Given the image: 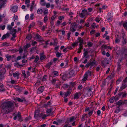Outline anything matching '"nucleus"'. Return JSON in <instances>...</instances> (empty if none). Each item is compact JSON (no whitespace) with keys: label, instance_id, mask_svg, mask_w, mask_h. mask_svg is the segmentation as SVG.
<instances>
[{"label":"nucleus","instance_id":"nucleus-1","mask_svg":"<svg viewBox=\"0 0 127 127\" xmlns=\"http://www.w3.org/2000/svg\"><path fill=\"white\" fill-rule=\"evenodd\" d=\"M14 104L10 101L5 102L2 104L3 110L5 113H8L12 110Z\"/></svg>","mask_w":127,"mask_h":127},{"label":"nucleus","instance_id":"nucleus-2","mask_svg":"<svg viewBox=\"0 0 127 127\" xmlns=\"http://www.w3.org/2000/svg\"><path fill=\"white\" fill-rule=\"evenodd\" d=\"M92 89L91 87L89 88H87L86 89L84 93L86 96L89 97L92 95L93 92L92 91Z\"/></svg>","mask_w":127,"mask_h":127},{"label":"nucleus","instance_id":"nucleus-3","mask_svg":"<svg viewBox=\"0 0 127 127\" xmlns=\"http://www.w3.org/2000/svg\"><path fill=\"white\" fill-rule=\"evenodd\" d=\"M75 75L74 71L73 70H72L70 71L68 74H66L65 75V76L67 78H69Z\"/></svg>","mask_w":127,"mask_h":127},{"label":"nucleus","instance_id":"nucleus-4","mask_svg":"<svg viewBox=\"0 0 127 127\" xmlns=\"http://www.w3.org/2000/svg\"><path fill=\"white\" fill-rule=\"evenodd\" d=\"M81 95L82 93L80 92L76 93L74 95V99H78L79 98Z\"/></svg>","mask_w":127,"mask_h":127},{"label":"nucleus","instance_id":"nucleus-5","mask_svg":"<svg viewBox=\"0 0 127 127\" xmlns=\"http://www.w3.org/2000/svg\"><path fill=\"white\" fill-rule=\"evenodd\" d=\"M39 110L38 109L35 111L34 112V118H37L38 117H39Z\"/></svg>","mask_w":127,"mask_h":127},{"label":"nucleus","instance_id":"nucleus-6","mask_svg":"<svg viewBox=\"0 0 127 127\" xmlns=\"http://www.w3.org/2000/svg\"><path fill=\"white\" fill-rule=\"evenodd\" d=\"M44 90V87L42 86H41L38 89L37 92V93L39 94H40Z\"/></svg>","mask_w":127,"mask_h":127},{"label":"nucleus","instance_id":"nucleus-7","mask_svg":"<svg viewBox=\"0 0 127 127\" xmlns=\"http://www.w3.org/2000/svg\"><path fill=\"white\" fill-rule=\"evenodd\" d=\"M18 7L17 6H14L12 7L11 9V10L14 12H16L17 10Z\"/></svg>","mask_w":127,"mask_h":127},{"label":"nucleus","instance_id":"nucleus-8","mask_svg":"<svg viewBox=\"0 0 127 127\" xmlns=\"http://www.w3.org/2000/svg\"><path fill=\"white\" fill-rule=\"evenodd\" d=\"M16 99L19 102H22L26 101L25 98L23 97H22L21 98L17 97L16 98Z\"/></svg>","mask_w":127,"mask_h":127},{"label":"nucleus","instance_id":"nucleus-9","mask_svg":"<svg viewBox=\"0 0 127 127\" xmlns=\"http://www.w3.org/2000/svg\"><path fill=\"white\" fill-rule=\"evenodd\" d=\"M71 93V91H67L66 92L64 93L63 94V97H65L68 95H70Z\"/></svg>","mask_w":127,"mask_h":127},{"label":"nucleus","instance_id":"nucleus-10","mask_svg":"<svg viewBox=\"0 0 127 127\" xmlns=\"http://www.w3.org/2000/svg\"><path fill=\"white\" fill-rule=\"evenodd\" d=\"M5 57L7 59V60L8 61H9L12 59L14 58V57L13 56H10L8 55H5Z\"/></svg>","mask_w":127,"mask_h":127},{"label":"nucleus","instance_id":"nucleus-11","mask_svg":"<svg viewBox=\"0 0 127 127\" xmlns=\"http://www.w3.org/2000/svg\"><path fill=\"white\" fill-rule=\"evenodd\" d=\"M84 52L83 55L84 57L86 58H88L89 57V56L88 55V52L86 51L85 49H84Z\"/></svg>","mask_w":127,"mask_h":127},{"label":"nucleus","instance_id":"nucleus-12","mask_svg":"<svg viewBox=\"0 0 127 127\" xmlns=\"http://www.w3.org/2000/svg\"><path fill=\"white\" fill-rule=\"evenodd\" d=\"M22 118L21 115V113L20 112H18L17 115L14 118V119H21Z\"/></svg>","mask_w":127,"mask_h":127},{"label":"nucleus","instance_id":"nucleus-13","mask_svg":"<svg viewBox=\"0 0 127 127\" xmlns=\"http://www.w3.org/2000/svg\"><path fill=\"white\" fill-rule=\"evenodd\" d=\"M113 17V14L110 13H109L107 16V19L109 20H110Z\"/></svg>","mask_w":127,"mask_h":127},{"label":"nucleus","instance_id":"nucleus-14","mask_svg":"<svg viewBox=\"0 0 127 127\" xmlns=\"http://www.w3.org/2000/svg\"><path fill=\"white\" fill-rule=\"evenodd\" d=\"M115 72L114 71H113L110 75L107 78L109 79H111L113 78L115 76Z\"/></svg>","mask_w":127,"mask_h":127},{"label":"nucleus","instance_id":"nucleus-15","mask_svg":"<svg viewBox=\"0 0 127 127\" xmlns=\"http://www.w3.org/2000/svg\"><path fill=\"white\" fill-rule=\"evenodd\" d=\"M48 115H46L44 113H41L40 114L39 117L40 118L44 119Z\"/></svg>","mask_w":127,"mask_h":127},{"label":"nucleus","instance_id":"nucleus-16","mask_svg":"<svg viewBox=\"0 0 127 127\" xmlns=\"http://www.w3.org/2000/svg\"><path fill=\"white\" fill-rule=\"evenodd\" d=\"M78 40L79 41V42L80 43L79 45L80 47L81 46V45L83 43V40L81 37H79L78 38Z\"/></svg>","mask_w":127,"mask_h":127},{"label":"nucleus","instance_id":"nucleus-17","mask_svg":"<svg viewBox=\"0 0 127 127\" xmlns=\"http://www.w3.org/2000/svg\"><path fill=\"white\" fill-rule=\"evenodd\" d=\"M14 88L19 92H21L22 91L20 87H19L17 85H16L14 86Z\"/></svg>","mask_w":127,"mask_h":127},{"label":"nucleus","instance_id":"nucleus-18","mask_svg":"<svg viewBox=\"0 0 127 127\" xmlns=\"http://www.w3.org/2000/svg\"><path fill=\"white\" fill-rule=\"evenodd\" d=\"M34 1H33L31 3V5L30 9V10L31 11H32L34 7H35V5H34Z\"/></svg>","mask_w":127,"mask_h":127},{"label":"nucleus","instance_id":"nucleus-19","mask_svg":"<svg viewBox=\"0 0 127 127\" xmlns=\"http://www.w3.org/2000/svg\"><path fill=\"white\" fill-rule=\"evenodd\" d=\"M90 68H92V66L94 65H96V62L95 60H94V61L93 62H90Z\"/></svg>","mask_w":127,"mask_h":127},{"label":"nucleus","instance_id":"nucleus-20","mask_svg":"<svg viewBox=\"0 0 127 127\" xmlns=\"http://www.w3.org/2000/svg\"><path fill=\"white\" fill-rule=\"evenodd\" d=\"M9 33H7L3 35L1 38V39L2 40H3L6 38L9 37Z\"/></svg>","mask_w":127,"mask_h":127},{"label":"nucleus","instance_id":"nucleus-21","mask_svg":"<svg viewBox=\"0 0 127 127\" xmlns=\"http://www.w3.org/2000/svg\"><path fill=\"white\" fill-rule=\"evenodd\" d=\"M43 13L44 15L47 14L48 13V9L46 8H43Z\"/></svg>","mask_w":127,"mask_h":127},{"label":"nucleus","instance_id":"nucleus-22","mask_svg":"<svg viewBox=\"0 0 127 127\" xmlns=\"http://www.w3.org/2000/svg\"><path fill=\"white\" fill-rule=\"evenodd\" d=\"M7 2V0H0V3L1 5H4Z\"/></svg>","mask_w":127,"mask_h":127},{"label":"nucleus","instance_id":"nucleus-23","mask_svg":"<svg viewBox=\"0 0 127 127\" xmlns=\"http://www.w3.org/2000/svg\"><path fill=\"white\" fill-rule=\"evenodd\" d=\"M19 73L18 72H14L13 74V76L15 78L17 77V78H18V77H19Z\"/></svg>","mask_w":127,"mask_h":127},{"label":"nucleus","instance_id":"nucleus-24","mask_svg":"<svg viewBox=\"0 0 127 127\" xmlns=\"http://www.w3.org/2000/svg\"><path fill=\"white\" fill-rule=\"evenodd\" d=\"M124 104H125V103H124V101H123L121 100L119 101L117 103V104L119 105H121L122 104L123 105Z\"/></svg>","mask_w":127,"mask_h":127},{"label":"nucleus","instance_id":"nucleus-25","mask_svg":"<svg viewBox=\"0 0 127 127\" xmlns=\"http://www.w3.org/2000/svg\"><path fill=\"white\" fill-rule=\"evenodd\" d=\"M62 121L61 120L60 121V120H58L57 121H54L53 122V123L54 124H55L57 125H59V123H61Z\"/></svg>","mask_w":127,"mask_h":127},{"label":"nucleus","instance_id":"nucleus-26","mask_svg":"<svg viewBox=\"0 0 127 127\" xmlns=\"http://www.w3.org/2000/svg\"><path fill=\"white\" fill-rule=\"evenodd\" d=\"M3 85L0 83V91L2 92L4 91V89L3 88Z\"/></svg>","mask_w":127,"mask_h":127},{"label":"nucleus","instance_id":"nucleus-27","mask_svg":"<svg viewBox=\"0 0 127 127\" xmlns=\"http://www.w3.org/2000/svg\"><path fill=\"white\" fill-rule=\"evenodd\" d=\"M46 113L48 114L47 115L48 116L52 114V110L50 109H47V110Z\"/></svg>","mask_w":127,"mask_h":127},{"label":"nucleus","instance_id":"nucleus-28","mask_svg":"<svg viewBox=\"0 0 127 127\" xmlns=\"http://www.w3.org/2000/svg\"><path fill=\"white\" fill-rule=\"evenodd\" d=\"M88 76L86 75V74H85L84 75L83 78L82 79L83 81H85L87 79Z\"/></svg>","mask_w":127,"mask_h":127},{"label":"nucleus","instance_id":"nucleus-29","mask_svg":"<svg viewBox=\"0 0 127 127\" xmlns=\"http://www.w3.org/2000/svg\"><path fill=\"white\" fill-rule=\"evenodd\" d=\"M57 81V80L56 79H53L51 81V83L52 84L54 85L55 84Z\"/></svg>","mask_w":127,"mask_h":127},{"label":"nucleus","instance_id":"nucleus-30","mask_svg":"<svg viewBox=\"0 0 127 127\" xmlns=\"http://www.w3.org/2000/svg\"><path fill=\"white\" fill-rule=\"evenodd\" d=\"M43 12L42 9L41 8L38 9L37 10V13L38 14H41Z\"/></svg>","mask_w":127,"mask_h":127},{"label":"nucleus","instance_id":"nucleus-31","mask_svg":"<svg viewBox=\"0 0 127 127\" xmlns=\"http://www.w3.org/2000/svg\"><path fill=\"white\" fill-rule=\"evenodd\" d=\"M82 12L83 13H85L86 15H88L89 14V13L87 12V10L85 9H83L82 10Z\"/></svg>","mask_w":127,"mask_h":127},{"label":"nucleus","instance_id":"nucleus-32","mask_svg":"<svg viewBox=\"0 0 127 127\" xmlns=\"http://www.w3.org/2000/svg\"><path fill=\"white\" fill-rule=\"evenodd\" d=\"M53 73L54 74V75L55 76H56L59 75L58 72L57 71H54L53 72Z\"/></svg>","mask_w":127,"mask_h":127},{"label":"nucleus","instance_id":"nucleus-33","mask_svg":"<svg viewBox=\"0 0 127 127\" xmlns=\"http://www.w3.org/2000/svg\"><path fill=\"white\" fill-rule=\"evenodd\" d=\"M74 27L71 26L70 28V31L72 32H75L76 31V29L74 28Z\"/></svg>","mask_w":127,"mask_h":127},{"label":"nucleus","instance_id":"nucleus-34","mask_svg":"<svg viewBox=\"0 0 127 127\" xmlns=\"http://www.w3.org/2000/svg\"><path fill=\"white\" fill-rule=\"evenodd\" d=\"M85 74H86V75L87 76H91V71L89 70L86 72Z\"/></svg>","mask_w":127,"mask_h":127},{"label":"nucleus","instance_id":"nucleus-35","mask_svg":"<svg viewBox=\"0 0 127 127\" xmlns=\"http://www.w3.org/2000/svg\"><path fill=\"white\" fill-rule=\"evenodd\" d=\"M115 98L114 97H112L109 99V101L110 103H113L114 101Z\"/></svg>","mask_w":127,"mask_h":127},{"label":"nucleus","instance_id":"nucleus-36","mask_svg":"<svg viewBox=\"0 0 127 127\" xmlns=\"http://www.w3.org/2000/svg\"><path fill=\"white\" fill-rule=\"evenodd\" d=\"M127 86V85L126 84H122V86L121 87L120 89L122 90L125 88Z\"/></svg>","mask_w":127,"mask_h":127},{"label":"nucleus","instance_id":"nucleus-37","mask_svg":"<svg viewBox=\"0 0 127 127\" xmlns=\"http://www.w3.org/2000/svg\"><path fill=\"white\" fill-rule=\"evenodd\" d=\"M51 64L52 63L51 62H49L46 64V66L47 68H49L50 67V66Z\"/></svg>","mask_w":127,"mask_h":127},{"label":"nucleus","instance_id":"nucleus-38","mask_svg":"<svg viewBox=\"0 0 127 127\" xmlns=\"http://www.w3.org/2000/svg\"><path fill=\"white\" fill-rule=\"evenodd\" d=\"M11 33H16L17 32V30L16 29H13L10 31Z\"/></svg>","mask_w":127,"mask_h":127},{"label":"nucleus","instance_id":"nucleus-39","mask_svg":"<svg viewBox=\"0 0 127 127\" xmlns=\"http://www.w3.org/2000/svg\"><path fill=\"white\" fill-rule=\"evenodd\" d=\"M96 27V26L95 23H93L91 25V28L92 29H93Z\"/></svg>","mask_w":127,"mask_h":127},{"label":"nucleus","instance_id":"nucleus-40","mask_svg":"<svg viewBox=\"0 0 127 127\" xmlns=\"http://www.w3.org/2000/svg\"><path fill=\"white\" fill-rule=\"evenodd\" d=\"M64 18V16H60L58 17V19L59 20L61 21H62V20H63Z\"/></svg>","mask_w":127,"mask_h":127},{"label":"nucleus","instance_id":"nucleus-41","mask_svg":"<svg viewBox=\"0 0 127 127\" xmlns=\"http://www.w3.org/2000/svg\"><path fill=\"white\" fill-rule=\"evenodd\" d=\"M40 59L41 60H43L46 57L44 55L42 56V54H40Z\"/></svg>","mask_w":127,"mask_h":127},{"label":"nucleus","instance_id":"nucleus-42","mask_svg":"<svg viewBox=\"0 0 127 127\" xmlns=\"http://www.w3.org/2000/svg\"><path fill=\"white\" fill-rule=\"evenodd\" d=\"M68 87V85L66 84H64L63 86V88L64 89H66Z\"/></svg>","mask_w":127,"mask_h":127},{"label":"nucleus","instance_id":"nucleus-43","mask_svg":"<svg viewBox=\"0 0 127 127\" xmlns=\"http://www.w3.org/2000/svg\"><path fill=\"white\" fill-rule=\"evenodd\" d=\"M48 18L47 16H45L43 19V22L44 23H46L48 21Z\"/></svg>","mask_w":127,"mask_h":127},{"label":"nucleus","instance_id":"nucleus-44","mask_svg":"<svg viewBox=\"0 0 127 127\" xmlns=\"http://www.w3.org/2000/svg\"><path fill=\"white\" fill-rule=\"evenodd\" d=\"M7 28L8 30L11 31L12 29V27L10 25H8L7 26Z\"/></svg>","mask_w":127,"mask_h":127},{"label":"nucleus","instance_id":"nucleus-45","mask_svg":"<svg viewBox=\"0 0 127 127\" xmlns=\"http://www.w3.org/2000/svg\"><path fill=\"white\" fill-rule=\"evenodd\" d=\"M61 55V53L59 52H57L56 54V56L58 57H60Z\"/></svg>","mask_w":127,"mask_h":127},{"label":"nucleus","instance_id":"nucleus-46","mask_svg":"<svg viewBox=\"0 0 127 127\" xmlns=\"http://www.w3.org/2000/svg\"><path fill=\"white\" fill-rule=\"evenodd\" d=\"M30 46L31 45L30 44H27L24 46V48H27L30 47Z\"/></svg>","mask_w":127,"mask_h":127},{"label":"nucleus","instance_id":"nucleus-47","mask_svg":"<svg viewBox=\"0 0 127 127\" xmlns=\"http://www.w3.org/2000/svg\"><path fill=\"white\" fill-rule=\"evenodd\" d=\"M39 59V57L38 56H36V58L35 59V60H34V62L35 63H36L37 61Z\"/></svg>","mask_w":127,"mask_h":127},{"label":"nucleus","instance_id":"nucleus-48","mask_svg":"<svg viewBox=\"0 0 127 127\" xmlns=\"http://www.w3.org/2000/svg\"><path fill=\"white\" fill-rule=\"evenodd\" d=\"M86 15L85 13H83L82 12L80 14V17L81 18H83Z\"/></svg>","mask_w":127,"mask_h":127},{"label":"nucleus","instance_id":"nucleus-49","mask_svg":"<svg viewBox=\"0 0 127 127\" xmlns=\"http://www.w3.org/2000/svg\"><path fill=\"white\" fill-rule=\"evenodd\" d=\"M10 83L12 84H16L17 83L16 81L12 79L11 80Z\"/></svg>","mask_w":127,"mask_h":127},{"label":"nucleus","instance_id":"nucleus-50","mask_svg":"<svg viewBox=\"0 0 127 127\" xmlns=\"http://www.w3.org/2000/svg\"><path fill=\"white\" fill-rule=\"evenodd\" d=\"M34 14L33 13L31 14L30 17V19L32 20L33 18Z\"/></svg>","mask_w":127,"mask_h":127},{"label":"nucleus","instance_id":"nucleus-51","mask_svg":"<svg viewBox=\"0 0 127 127\" xmlns=\"http://www.w3.org/2000/svg\"><path fill=\"white\" fill-rule=\"evenodd\" d=\"M66 25V22H64L61 24V27H63L64 26H65Z\"/></svg>","mask_w":127,"mask_h":127},{"label":"nucleus","instance_id":"nucleus-52","mask_svg":"<svg viewBox=\"0 0 127 127\" xmlns=\"http://www.w3.org/2000/svg\"><path fill=\"white\" fill-rule=\"evenodd\" d=\"M22 73L23 74L24 78H26L27 77L26 75L25 74V71H22Z\"/></svg>","mask_w":127,"mask_h":127},{"label":"nucleus","instance_id":"nucleus-53","mask_svg":"<svg viewBox=\"0 0 127 127\" xmlns=\"http://www.w3.org/2000/svg\"><path fill=\"white\" fill-rule=\"evenodd\" d=\"M68 50V47H66L64 49L63 51L65 53Z\"/></svg>","mask_w":127,"mask_h":127},{"label":"nucleus","instance_id":"nucleus-54","mask_svg":"<svg viewBox=\"0 0 127 127\" xmlns=\"http://www.w3.org/2000/svg\"><path fill=\"white\" fill-rule=\"evenodd\" d=\"M13 18L14 19V21H15L17 20L18 19V16L17 15H15L13 17Z\"/></svg>","mask_w":127,"mask_h":127},{"label":"nucleus","instance_id":"nucleus-55","mask_svg":"<svg viewBox=\"0 0 127 127\" xmlns=\"http://www.w3.org/2000/svg\"><path fill=\"white\" fill-rule=\"evenodd\" d=\"M45 6L47 8H49L50 7V4L49 3H46Z\"/></svg>","mask_w":127,"mask_h":127},{"label":"nucleus","instance_id":"nucleus-56","mask_svg":"<svg viewBox=\"0 0 127 127\" xmlns=\"http://www.w3.org/2000/svg\"><path fill=\"white\" fill-rule=\"evenodd\" d=\"M47 76L45 75L43 76V79H42V80L44 81L46 80L47 79Z\"/></svg>","mask_w":127,"mask_h":127},{"label":"nucleus","instance_id":"nucleus-57","mask_svg":"<svg viewBox=\"0 0 127 127\" xmlns=\"http://www.w3.org/2000/svg\"><path fill=\"white\" fill-rule=\"evenodd\" d=\"M93 44L91 43V42H88V43L87 45L89 47H91L92 45Z\"/></svg>","mask_w":127,"mask_h":127},{"label":"nucleus","instance_id":"nucleus-58","mask_svg":"<svg viewBox=\"0 0 127 127\" xmlns=\"http://www.w3.org/2000/svg\"><path fill=\"white\" fill-rule=\"evenodd\" d=\"M100 19L98 17H97L95 19V21L97 22H99Z\"/></svg>","mask_w":127,"mask_h":127},{"label":"nucleus","instance_id":"nucleus-59","mask_svg":"<svg viewBox=\"0 0 127 127\" xmlns=\"http://www.w3.org/2000/svg\"><path fill=\"white\" fill-rule=\"evenodd\" d=\"M26 38L28 39H30L31 38V36L30 35H29L27 36Z\"/></svg>","mask_w":127,"mask_h":127},{"label":"nucleus","instance_id":"nucleus-60","mask_svg":"<svg viewBox=\"0 0 127 127\" xmlns=\"http://www.w3.org/2000/svg\"><path fill=\"white\" fill-rule=\"evenodd\" d=\"M0 28H1L2 30H4V29L5 28V25H1L0 26Z\"/></svg>","mask_w":127,"mask_h":127},{"label":"nucleus","instance_id":"nucleus-61","mask_svg":"<svg viewBox=\"0 0 127 127\" xmlns=\"http://www.w3.org/2000/svg\"><path fill=\"white\" fill-rule=\"evenodd\" d=\"M120 111V109H119L118 108L115 111V113H119Z\"/></svg>","mask_w":127,"mask_h":127},{"label":"nucleus","instance_id":"nucleus-62","mask_svg":"<svg viewBox=\"0 0 127 127\" xmlns=\"http://www.w3.org/2000/svg\"><path fill=\"white\" fill-rule=\"evenodd\" d=\"M41 5H42L43 6H45L46 4V3L45 2H44V1H43V2H41Z\"/></svg>","mask_w":127,"mask_h":127},{"label":"nucleus","instance_id":"nucleus-63","mask_svg":"<svg viewBox=\"0 0 127 127\" xmlns=\"http://www.w3.org/2000/svg\"><path fill=\"white\" fill-rule=\"evenodd\" d=\"M30 2V1L29 0H25V3L26 4H29Z\"/></svg>","mask_w":127,"mask_h":127},{"label":"nucleus","instance_id":"nucleus-64","mask_svg":"<svg viewBox=\"0 0 127 127\" xmlns=\"http://www.w3.org/2000/svg\"><path fill=\"white\" fill-rule=\"evenodd\" d=\"M76 24L75 23H72L71 24V26L74 27H75L76 26Z\"/></svg>","mask_w":127,"mask_h":127}]
</instances>
